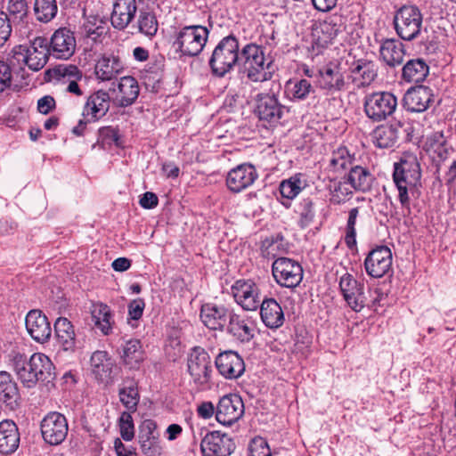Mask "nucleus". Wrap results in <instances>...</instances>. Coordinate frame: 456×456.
I'll list each match as a JSON object with an SVG mask.
<instances>
[{"instance_id": "59", "label": "nucleus", "mask_w": 456, "mask_h": 456, "mask_svg": "<svg viewBox=\"0 0 456 456\" xmlns=\"http://www.w3.org/2000/svg\"><path fill=\"white\" fill-rule=\"evenodd\" d=\"M141 449L145 456H160L162 453V446L159 437L139 441Z\"/></svg>"}, {"instance_id": "4", "label": "nucleus", "mask_w": 456, "mask_h": 456, "mask_svg": "<svg viewBox=\"0 0 456 456\" xmlns=\"http://www.w3.org/2000/svg\"><path fill=\"white\" fill-rule=\"evenodd\" d=\"M339 289L348 307L359 313L365 306L374 308L378 297L369 302L364 293V284L357 281L351 273H346L339 279Z\"/></svg>"}, {"instance_id": "61", "label": "nucleus", "mask_w": 456, "mask_h": 456, "mask_svg": "<svg viewBox=\"0 0 456 456\" xmlns=\"http://www.w3.org/2000/svg\"><path fill=\"white\" fill-rule=\"evenodd\" d=\"M56 72L64 81L71 79H82L83 74L75 65H60L56 69Z\"/></svg>"}, {"instance_id": "26", "label": "nucleus", "mask_w": 456, "mask_h": 456, "mask_svg": "<svg viewBox=\"0 0 456 456\" xmlns=\"http://www.w3.org/2000/svg\"><path fill=\"white\" fill-rule=\"evenodd\" d=\"M433 100L432 90L424 86L411 87L403 97V105L411 112L425 111Z\"/></svg>"}, {"instance_id": "10", "label": "nucleus", "mask_w": 456, "mask_h": 456, "mask_svg": "<svg viewBox=\"0 0 456 456\" xmlns=\"http://www.w3.org/2000/svg\"><path fill=\"white\" fill-rule=\"evenodd\" d=\"M392 261L391 249L387 246H377L364 259L365 272L371 278H382L391 271Z\"/></svg>"}, {"instance_id": "54", "label": "nucleus", "mask_w": 456, "mask_h": 456, "mask_svg": "<svg viewBox=\"0 0 456 456\" xmlns=\"http://www.w3.org/2000/svg\"><path fill=\"white\" fill-rule=\"evenodd\" d=\"M302 189V182L296 176L282 181L280 185V192L283 198L291 200L295 198Z\"/></svg>"}, {"instance_id": "55", "label": "nucleus", "mask_w": 456, "mask_h": 456, "mask_svg": "<svg viewBox=\"0 0 456 456\" xmlns=\"http://www.w3.org/2000/svg\"><path fill=\"white\" fill-rule=\"evenodd\" d=\"M6 8L9 15L20 21L27 17L28 12L26 0H9Z\"/></svg>"}, {"instance_id": "14", "label": "nucleus", "mask_w": 456, "mask_h": 456, "mask_svg": "<svg viewBox=\"0 0 456 456\" xmlns=\"http://www.w3.org/2000/svg\"><path fill=\"white\" fill-rule=\"evenodd\" d=\"M224 330L235 340L248 343L254 337L256 324L252 318L232 311Z\"/></svg>"}, {"instance_id": "15", "label": "nucleus", "mask_w": 456, "mask_h": 456, "mask_svg": "<svg viewBox=\"0 0 456 456\" xmlns=\"http://www.w3.org/2000/svg\"><path fill=\"white\" fill-rule=\"evenodd\" d=\"M203 456H230L235 449L232 439L219 431L208 433L200 443Z\"/></svg>"}, {"instance_id": "9", "label": "nucleus", "mask_w": 456, "mask_h": 456, "mask_svg": "<svg viewBox=\"0 0 456 456\" xmlns=\"http://www.w3.org/2000/svg\"><path fill=\"white\" fill-rule=\"evenodd\" d=\"M40 429L45 443L51 445H58L67 437L69 431L68 420L63 414L58 411H51L41 420Z\"/></svg>"}, {"instance_id": "16", "label": "nucleus", "mask_w": 456, "mask_h": 456, "mask_svg": "<svg viewBox=\"0 0 456 456\" xmlns=\"http://www.w3.org/2000/svg\"><path fill=\"white\" fill-rule=\"evenodd\" d=\"M30 373H23L25 379L32 380L33 387L37 382H50L54 379V366L50 358L42 353H35L30 357Z\"/></svg>"}, {"instance_id": "40", "label": "nucleus", "mask_w": 456, "mask_h": 456, "mask_svg": "<svg viewBox=\"0 0 456 456\" xmlns=\"http://www.w3.org/2000/svg\"><path fill=\"white\" fill-rule=\"evenodd\" d=\"M428 143L427 151L436 163V169L443 168L441 164L447 159L451 151L444 143L443 134L435 133L428 139Z\"/></svg>"}, {"instance_id": "52", "label": "nucleus", "mask_w": 456, "mask_h": 456, "mask_svg": "<svg viewBox=\"0 0 456 456\" xmlns=\"http://www.w3.org/2000/svg\"><path fill=\"white\" fill-rule=\"evenodd\" d=\"M358 215V208H353L348 212V219L346 226L345 243L350 249H354L356 247L355 224Z\"/></svg>"}, {"instance_id": "39", "label": "nucleus", "mask_w": 456, "mask_h": 456, "mask_svg": "<svg viewBox=\"0 0 456 456\" xmlns=\"http://www.w3.org/2000/svg\"><path fill=\"white\" fill-rule=\"evenodd\" d=\"M354 154H351L346 147H339L334 151L330 159V167L334 171H366L356 163Z\"/></svg>"}, {"instance_id": "25", "label": "nucleus", "mask_w": 456, "mask_h": 456, "mask_svg": "<svg viewBox=\"0 0 456 456\" xmlns=\"http://www.w3.org/2000/svg\"><path fill=\"white\" fill-rule=\"evenodd\" d=\"M50 53L47 39L36 37L30 42L29 46H26V56L28 60V67L35 71L43 69L48 61Z\"/></svg>"}, {"instance_id": "30", "label": "nucleus", "mask_w": 456, "mask_h": 456, "mask_svg": "<svg viewBox=\"0 0 456 456\" xmlns=\"http://www.w3.org/2000/svg\"><path fill=\"white\" fill-rule=\"evenodd\" d=\"M260 316L269 329H278L284 322L281 306L274 298H265L260 303Z\"/></svg>"}, {"instance_id": "3", "label": "nucleus", "mask_w": 456, "mask_h": 456, "mask_svg": "<svg viewBox=\"0 0 456 456\" xmlns=\"http://www.w3.org/2000/svg\"><path fill=\"white\" fill-rule=\"evenodd\" d=\"M208 34V29L204 26H185L176 33L174 45L183 55L197 56L206 45Z\"/></svg>"}, {"instance_id": "53", "label": "nucleus", "mask_w": 456, "mask_h": 456, "mask_svg": "<svg viewBox=\"0 0 456 456\" xmlns=\"http://www.w3.org/2000/svg\"><path fill=\"white\" fill-rule=\"evenodd\" d=\"M131 413L123 411L118 419L120 436L125 441H131L134 436V425Z\"/></svg>"}, {"instance_id": "13", "label": "nucleus", "mask_w": 456, "mask_h": 456, "mask_svg": "<svg viewBox=\"0 0 456 456\" xmlns=\"http://www.w3.org/2000/svg\"><path fill=\"white\" fill-rule=\"evenodd\" d=\"M318 84L328 94L346 89V79L340 63L330 61L318 70Z\"/></svg>"}, {"instance_id": "36", "label": "nucleus", "mask_w": 456, "mask_h": 456, "mask_svg": "<svg viewBox=\"0 0 456 456\" xmlns=\"http://www.w3.org/2000/svg\"><path fill=\"white\" fill-rule=\"evenodd\" d=\"M20 394L17 383L12 379L10 373L0 371V402L11 409L18 405Z\"/></svg>"}, {"instance_id": "43", "label": "nucleus", "mask_w": 456, "mask_h": 456, "mask_svg": "<svg viewBox=\"0 0 456 456\" xmlns=\"http://www.w3.org/2000/svg\"><path fill=\"white\" fill-rule=\"evenodd\" d=\"M92 321L104 335H108L111 330L110 310L107 305H94L91 310Z\"/></svg>"}, {"instance_id": "18", "label": "nucleus", "mask_w": 456, "mask_h": 456, "mask_svg": "<svg viewBox=\"0 0 456 456\" xmlns=\"http://www.w3.org/2000/svg\"><path fill=\"white\" fill-rule=\"evenodd\" d=\"M216 367L218 372L225 379H236L245 371V363L242 357L235 351H224L216 358Z\"/></svg>"}, {"instance_id": "63", "label": "nucleus", "mask_w": 456, "mask_h": 456, "mask_svg": "<svg viewBox=\"0 0 456 456\" xmlns=\"http://www.w3.org/2000/svg\"><path fill=\"white\" fill-rule=\"evenodd\" d=\"M145 303L142 298L132 300L128 305V315L133 320H139L143 314Z\"/></svg>"}, {"instance_id": "22", "label": "nucleus", "mask_w": 456, "mask_h": 456, "mask_svg": "<svg viewBox=\"0 0 456 456\" xmlns=\"http://www.w3.org/2000/svg\"><path fill=\"white\" fill-rule=\"evenodd\" d=\"M110 96L104 90L93 93L86 100L83 108V117L87 121H98L104 117L110 110Z\"/></svg>"}, {"instance_id": "46", "label": "nucleus", "mask_w": 456, "mask_h": 456, "mask_svg": "<svg viewBox=\"0 0 456 456\" xmlns=\"http://www.w3.org/2000/svg\"><path fill=\"white\" fill-rule=\"evenodd\" d=\"M257 178L256 173H227L226 184L234 192L241 191Z\"/></svg>"}, {"instance_id": "33", "label": "nucleus", "mask_w": 456, "mask_h": 456, "mask_svg": "<svg viewBox=\"0 0 456 456\" xmlns=\"http://www.w3.org/2000/svg\"><path fill=\"white\" fill-rule=\"evenodd\" d=\"M379 53L387 65L395 67L403 62L405 48L399 40L386 39L380 45Z\"/></svg>"}, {"instance_id": "41", "label": "nucleus", "mask_w": 456, "mask_h": 456, "mask_svg": "<svg viewBox=\"0 0 456 456\" xmlns=\"http://www.w3.org/2000/svg\"><path fill=\"white\" fill-rule=\"evenodd\" d=\"M429 68L422 59L410 60L403 68V78L407 82L420 83L428 75Z\"/></svg>"}, {"instance_id": "49", "label": "nucleus", "mask_w": 456, "mask_h": 456, "mask_svg": "<svg viewBox=\"0 0 456 456\" xmlns=\"http://www.w3.org/2000/svg\"><path fill=\"white\" fill-rule=\"evenodd\" d=\"M286 89L290 98L297 101L305 100L314 92L311 82L305 78L288 82Z\"/></svg>"}, {"instance_id": "44", "label": "nucleus", "mask_w": 456, "mask_h": 456, "mask_svg": "<svg viewBox=\"0 0 456 456\" xmlns=\"http://www.w3.org/2000/svg\"><path fill=\"white\" fill-rule=\"evenodd\" d=\"M135 27L139 33L151 38L159 29V22L155 14L148 11H140Z\"/></svg>"}, {"instance_id": "45", "label": "nucleus", "mask_w": 456, "mask_h": 456, "mask_svg": "<svg viewBox=\"0 0 456 456\" xmlns=\"http://www.w3.org/2000/svg\"><path fill=\"white\" fill-rule=\"evenodd\" d=\"M397 138V131L391 126H379L372 133V141L379 148L394 146Z\"/></svg>"}, {"instance_id": "34", "label": "nucleus", "mask_w": 456, "mask_h": 456, "mask_svg": "<svg viewBox=\"0 0 456 456\" xmlns=\"http://www.w3.org/2000/svg\"><path fill=\"white\" fill-rule=\"evenodd\" d=\"M54 332L57 341L65 351H74L76 347V333L70 321L59 317L54 322Z\"/></svg>"}, {"instance_id": "62", "label": "nucleus", "mask_w": 456, "mask_h": 456, "mask_svg": "<svg viewBox=\"0 0 456 456\" xmlns=\"http://www.w3.org/2000/svg\"><path fill=\"white\" fill-rule=\"evenodd\" d=\"M12 34V25L8 14L0 11V47L9 39Z\"/></svg>"}, {"instance_id": "56", "label": "nucleus", "mask_w": 456, "mask_h": 456, "mask_svg": "<svg viewBox=\"0 0 456 456\" xmlns=\"http://www.w3.org/2000/svg\"><path fill=\"white\" fill-rule=\"evenodd\" d=\"M248 456H273L267 441L261 437L252 439L248 447Z\"/></svg>"}, {"instance_id": "48", "label": "nucleus", "mask_w": 456, "mask_h": 456, "mask_svg": "<svg viewBox=\"0 0 456 456\" xmlns=\"http://www.w3.org/2000/svg\"><path fill=\"white\" fill-rule=\"evenodd\" d=\"M261 255L265 258H277L285 251L283 238L281 236L267 237L261 241Z\"/></svg>"}, {"instance_id": "51", "label": "nucleus", "mask_w": 456, "mask_h": 456, "mask_svg": "<svg viewBox=\"0 0 456 456\" xmlns=\"http://www.w3.org/2000/svg\"><path fill=\"white\" fill-rule=\"evenodd\" d=\"M420 164L415 153L405 151L394 163V171H420Z\"/></svg>"}, {"instance_id": "31", "label": "nucleus", "mask_w": 456, "mask_h": 456, "mask_svg": "<svg viewBox=\"0 0 456 456\" xmlns=\"http://www.w3.org/2000/svg\"><path fill=\"white\" fill-rule=\"evenodd\" d=\"M20 444V433L12 420L0 422V452L8 454L15 452Z\"/></svg>"}, {"instance_id": "32", "label": "nucleus", "mask_w": 456, "mask_h": 456, "mask_svg": "<svg viewBox=\"0 0 456 456\" xmlns=\"http://www.w3.org/2000/svg\"><path fill=\"white\" fill-rule=\"evenodd\" d=\"M119 354L122 362L129 369H138L144 360V351L138 339H129L121 344Z\"/></svg>"}, {"instance_id": "17", "label": "nucleus", "mask_w": 456, "mask_h": 456, "mask_svg": "<svg viewBox=\"0 0 456 456\" xmlns=\"http://www.w3.org/2000/svg\"><path fill=\"white\" fill-rule=\"evenodd\" d=\"M232 311L224 305L207 303L201 305L200 317L209 330L224 331Z\"/></svg>"}, {"instance_id": "12", "label": "nucleus", "mask_w": 456, "mask_h": 456, "mask_svg": "<svg viewBox=\"0 0 456 456\" xmlns=\"http://www.w3.org/2000/svg\"><path fill=\"white\" fill-rule=\"evenodd\" d=\"M244 414V403L236 394L223 396L216 410V420L224 426H231L237 422Z\"/></svg>"}, {"instance_id": "24", "label": "nucleus", "mask_w": 456, "mask_h": 456, "mask_svg": "<svg viewBox=\"0 0 456 456\" xmlns=\"http://www.w3.org/2000/svg\"><path fill=\"white\" fill-rule=\"evenodd\" d=\"M376 77L377 67L370 61L359 59L349 66L348 78L357 88L370 86Z\"/></svg>"}, {"instance_id": "50", "label": "nucleus", "mask_w": 456, "mask_h": 456, "mask_svg": "<svg viewBox=\"0 0 456 456\" xmlns=\"http://www.w3.org/2000/svg\"><path fill=\"white\" fill-rule=\"evenodd\" d=\"M28 60L26 56V46L20 45L12 48L6 60L4 61V63L13 74L22 69L25 64L28 65Z\"/></svg>"}, {"instance_id": "38", "label": "nucleus", "mask_w": 456, "mask_h": 456, "mask_svg": "<svg viewBox=\"0 0 456 456\" xmlns=\"http://www.w3.org/2000/svg\"><path fill=\"white\" fill-rule=\"evenodd\" d=\"M421 173H393V180L399 191V201L402 206H409L408 191L412 190L420 180Z\"/></svg>"}, {"instance_id": "29", "label": "nucleus", "mask_w": 456, "mask_h": 456, "mask_svg": "<svg viewBox=\"0 0 456 456\" xmlns=\"http://www.w3.org/2000/svg\"><path fill=\"white\" fill-rule=\"evenodd\" d=\"M124 69V62L114 54H104L96 62L95 75L102 81H110Z\"/></svg>"}, {"instance_id": "35", "label": "nucleus", "mask_w": 456, "mask_h": 456, "mask_svg": "<svg viewBox=\"0 0 456 456\" xmlns=\"http://www.w3.org/2000/svg\"><path fill=\"white\" fill-rule=\"evenodd\" d=\"M283 109L284 107L279 103L276 97L266 94L259 99L256 112L260 119L276 122L281 118Z\"/></svg>"}, {"instance_id": "19", "label": "nucleus", "mask_w": 456, "mask_h": 456, "mask_svg": "<svg viewBox=\"0 0 456 456\" xmlns=\"http://www.w3.org/2000/svg\"><path fill=\"white\" fill-rule=\"evenodd\" d=\"M345 24L340 15H332L320 23L314 31L316 45L326 47L332 44L337 37L343 33Z\"/></svg>"}, {"instance_id": "8", "label": "nucleus", "mask_w": 456, "mask_h": 456, "mask_svg": "<svg viewBox=\"0 0 456 456\" xmlns=\"http://www.w3.org/2000/svg\"><path fill=\"white\" fill-rule=\"evenodd\" d=\"M272 273L278 285L288 289L297 288L304 275L303 268L297 261L282 256L273 261Z\"/></svg>"}, {"instance_id": "5", "label": "nucleus", "mask_w": 456, "mask_h": 456, "mask_svg": "<svg viewBox=\"0 0 456 456\" xmlns=\"http://www.w3.org/2000/svg\"><path fill=\"white\" fill-rule=\"evenodd\" d=\"M397 35L405 41H412L419 37L422 29L423 17L415 5H403L394 18Z\"/></svg>"}, {"instance_id": "47", "label": "nucleus", "mask_w": 456, "mask_h": 456, "mask_svg": "<svg viewBox=\"0 0 456 456\" xmlns=\"http://www.w3.org/2000/svg\"><path fill=\"white\" fill-rule=\"evenodd\" d=\"M58 6L56 0H36L34 12L37 20L47 23L57 14Z\"/></svg>"}, {"instance_id": "28", "label": "nucleus", "mask_w": 456, "mask_h": 456, "mask_svg": "<svg viewBox=\"0 0 456 456\" xmlns=\"http://www.w3.org/2000/svg\"><path fill=\"white\" fill-rule=\"evenodd\" d=\"M136 10L135 0H116L110 16L112 26L120 30L126 28L134 19Z\"/></svg>"}, {"instance_id": "7", "label": "nucleus", "mask_w": 456, "mask_h": 456, "mask_svg": "<svg viewBox=\"0 0 456 456\" xmlns=\"http://www.w3.org/2000/svg\"><path fill=\"white\" fill-rule=\"evenodd\" d=\"M188 372L194 385L200 390L209 387L212 374L211 358L205 349L195 346L188 356Z\"/></svg>"}, {"instance_id": "60", "label": "nucleus", "mask_w": 456, "mask_h": 456, "mask_svg": "<svg viewBox=\"0 0 456 456\" xmlns=\"http://www.w3.org/2000/svg\"><path fill=\"white\" fill-rule=\"evenodd\" d=\"M300 220L299 224L302 227L309 225L314 220V211L313 208V202L309 200H304L300 204Z\"/></svg>"}, {"instance_id": "21", "label": "nucleus", "mask_w": 456, "mask_h": 456, "mask_svg": "<svg viewBox=\"0 0 456 456\" xmlns=\"http://www.w3.org/2000/svg\"><path fill=\"white\" fill-rule=\"evenodd\" d=\"M50 52L57 59L68 60L76 49V39L67 28L57 29L51 37Z\"/></svg>"}, {"instance_id": "58", "label": "nucleus", "mask_w": 456, "mask_h": 456, "mask_svg": "<svg viewBox=\"0 0 456 456\" xmlns=\"http://www.w3.org/2000/svg\"><path fill=\"white\" fill-rule=\"evenodd\" d=\"M159 437L157 431V425L151 419H145L140 426L139 441L151 440Z\"/></svg>"}, {"instance_id": "37", "label": "nucleus", "mask_w": 456, "mask_h": 456, "mask_svg": "<svg viewBox=\"0 0 456 456\" xmlns=\"http://www.w3.org/2000/svg\"><path fill=\"white\" fill-rule=\"evenodd\" d=\"M119 401L128 412H135L140 402L137 382L133 379L123 380L118 389Z\"/></svg>"}, {"instance_id": "11", "label": "nucleus", "mask_w": 456, "mask_h": 456, "mask_svg": "<svg viewBox=\"0 0 456 456\" xmlns=\"http://www.w3.org/2000/svg\"><path fill=\"white\" fill-rule=\"evenodd\" d=\"M235 302L246 311L258 308L261 298L260 289L252 280H238L231 288Z\"/></svg>"}, {"instance_id": "57", "label": "nucleus", "mask_w": 456, "mask_h": 456, "mask_svg": "<svg viewBox=\"0 0 456 456\" xmlns=\"http://www.w3.org/2000/svg\"><path fill=\"white\" fill-rule=\"evenodd\" d=\"M99 141L103 145L115 144L118 147L121 146L118 130L112 126H104L99 129Z\"/></svg>"}, {"instance_id": "42", "label": "nucleus", "mask_w": 456, "mask_h": 456, "mask_svg": "<svg viewBox=\"0 0 456 456\" xmlns=\"http://www.w3.org/2000/svg\"><path fill=\"white\" fill-rule=\"evenodd\" d=\"M10 362L21 383L27 387H33V381L25 379L23 376L24 372H30V358L18 351H12L10 354Z\"/></svg>"}, {"instance_id": "2", "label": "nucleus", "mask_w": 456, "mask_h": 456, "mask_svg": "<svg viewBox=\"0 0 456 456\" xmlns=\"http://www.w3.org/2000/svg\"><path fill=\"white\" fill-rule=\"evenodd\" d=\"M239 53V42L235 37L227 36L221 39L208 61L212 74L224 77L230 73L238 62Z\"/></svg>"}, {"instance_id": "1", "label": "nucleus", "mask_w": 456, "mask_h": 456, "mask_svg": "<svg viewBox=\"0 0 456 456\" xmlns=\"http://www.w3.org/2000/svg\"><path fill=\"white\" fill-rule=\"evenodd\" d=\"M244 72L252 82H265L272 78L274 72L272 61H267L263 47L248 44L241 50Z\"/></svg>"}, {"instance_id": "20", "label": "nucleus", "mask_w": 456, "mask_h": 456, "mask_svg": "<svg viewBox=\"0 0 456 456\" xmlns=\"http://www.w3.org/2000/svg\"><path fill=\"white\" fill-rule=\"evenodd\" d=\"M25 325L28 333L38 343H45L51 337L50 322L40 310H30L26 315Z\"/></svg>"}, {"instance_id": "64", "label": "nucleus", "mask_w": 456, "mask_h": 456, "mask_svg": "<svg viewBox=\"0 0 456 456\" xmlns=\"http://www.w3.org/2000/svg\"><path fill=\"white\" fill-rule=\"evenodd\" d=\"M12 81V73L9 70V68L4 63V61H0V93L9 88Z\"/></svg>"}, {"instance_id": "23", "label": "nucleus", "mask_w": 456, "mask_h": 456, "mask_svg": "<svg viewBox=\"0 0 456 456\" xmlns=\"http://www.w3.org/2000/svg\"><path fill=\"white\" fill-rule=\"evenodd\" d=\"M112 92V102L118 107L132 105L139 95V86L135 78L125 76L120 78L118 87L110 89Z\"/></svg>"}, {"instance_id": "6", "label": "nucleus", "mask_w": 456, "mask_h": 456, "mask_svg": "<svg viewBox=\"0 0 456 456\" xmlns=\"http://www.w3.org/2000/svg\"><path fill=\"white\" fill-rule=\"evenodd\" d=\"M396 108L397 98L390 92H375L364 98V112L374 122L386 120L395 113Z\"/></svg>"}, {"instance_id": "27", "label": "nucleus", "mask_w": 456, "mask_h": 456, "mask_svg": "<svg viewBox=\"0 0 456 456\" xmlns=\"http://www.w3.org/2000/svg\"><path fill=\"white\" fill-rule=\"evenodd\" d=\"M92 373L101 382L109 383L116 367L114 360L106 351H95L90 359Z\"/></svg>"}]
</instances>
